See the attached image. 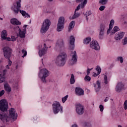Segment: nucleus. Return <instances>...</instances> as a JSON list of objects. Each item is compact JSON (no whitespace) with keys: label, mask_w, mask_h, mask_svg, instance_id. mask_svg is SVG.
<instances>
[{"label":"nucleus","mask_w":127,"mask_h":127,"mask_svg":"<svg viewBox=\"0 0 127 127\" xmlns=\"http://www.w3.org/2000/svg\"><path fill=\"white\" fill-rule=\"evenodd\" d=\"M67 54L66 53H62L59 55L55 59V64L58 67H63L66 64Z\"/></svg>","instance_id":"1"},{"label":"nucleus","mask_w":127,"mask_h":127,"mask_svg":"<svg viewBox=\"0 0 127 127\" xmlns=\"http://www.w3.org/2000/svg\"><path fill=\"white\" fill-rule=\"evenodd\" d=\"M48 76H49V71L46 68H43L40 70L38 77L42 83H44V84L46 83V78H47Z\"/></svg>","instance_id":"2"},{"label":"nucleus","mask_w":127,"mask_h":127,"mask_svg":"<svg viewBox=\"0 0 127 127\" xmlns=\"http://www.w3.org/2000/svg\"><path fill=\"white\" fill-rule=\"evenodd\" d=\"M51 42V41H50V40H48V41H46L45 42V43H44L43 46H39L38 47V49H40V47H42V50H40L39 51V55L40 56V57H42V56H43V55H44V54H45L46 53V52H47V49L48 48V47H47V45H48V44H50V43Z\"/></svg>","instance_id":"3"},{"label":"nucleus","mask_w":127,"mask_h":127,"mask_svg":"<svg viewBox=\"0 0 127 127\" xmlns=\"http://www.w3.org/2000/svg\"><path fill=\"white\" fill-rule=\"evenodd\" d=\"M53 111L55 115L57 114L59 112L62 114L63 113V107L61 106L60 103L55 101L53 104Z\"/></svg>","instance_id":"4"},{"label":"nucleus","mask_w":127,"mask_h":127,"mask_svg":"<svg viewBox=\"0 0 127 127\" xmlns=\"http://www.w3.org/2000/svg\"><path fill=\"white\" fill-rule=\"evenodd\" d=\"M51 25V22L48 19H46L43 23V25L41 28V33L42 34H45L46 31L49 29V27Z\"/></svg>","instance_id":"5"},{"label":"nucleus","mask_w":127,"mask_h":127,"mask_svg":"<svg viewBox=\"0 0 127 127\" xmlns=\"http://www.w3.org/2000/svg\"><path fill=\"white\" fill-rule=\"evenodd\" d=\"M3 52H4V57L6 59H8V65L9 66H11V64L12 62L9 60V58L11 56V49L9 47H4L3 48Z\"/></svg>","instance_id":"6"},{"label":"nucleus","mask_w":127,"mask_h":127,"mask_svg":"<svg viewBox=\"0 0 127 127\" xmlns=\"http://www.w3.org/2000/svg\"><path fill=\"white\" fill-rule=\"evenodd\" d=\"M65 24V18L64 17H60L59 18V21L58 22V26L57 28V31L60 32L64 29V26Z\"/></svg>","instance_id":"7"},{"label":"nucleus","mask_w":127,"mask_h":127,"mask_svg":"<svg viewBox=\"0 0 127 127\" xmlns=\"http://www.w3.org/2000/svg\"><path fill=\"white\" fill-rule=\"evenodd\" d=\"M70 56L71 59L69 60V63L70 65H74L77 63V60H78V55L76 51H72Z\"/></svg>","instance_id":"8"},{"label":"nucleus","mask_w":127,"mask_h":127,"mask_svg":"<svg viewBox=\"0 0 127 127\" xmlns=\"http://www.w3.org/2000/svg\"><path fill=\"white\" fill-rule=\"evenodd\" d=\"M108 24L105 23H102L100 24L99 29H98L99 31V37L100 39H103V37H104V32L105 30H106V28H107Z\"/></svg>","instance_id":"9"},{"label":"nucleus","mask_w":127,"mask_h":127,"mask_svg":"<svg viewBox=\"0 0 127 127\" xmlns=\"http://www.w3.org/2000/svg\"><path fill=\"white\" fill-rule=\"evenodd\" d=\"M8 109V104L5 99L0 101V110L1 112H6Z\"/></svg>","instance_id":"10"},{"label":"nucleus","mask_w":127,"mask_h":127,"mask_svg":"<svg viewBox=\"0 0 127 127\" xmlns=\"http://www.w3.org/2000/svg\"><path fill=\"white\" fill-rule=\"evenodd\" d=\"M0 120L3 123H7L11 119L7 113H2L0 114Z\"/></svg>","instance_id":"11"},{"label":"nucleus","mask_w":127,"mask_h":127,"mask_svg":"<svg viewBox=\"0 0 127 127\" xmlns=\"http://www.w3.org/2000/svg\"><path fill=\"white\" fill-rule=\"evenodd\" d=\"M90 47L91 48V49H93L96 51H99V50H100V45L97 41L93 40L90 43Z\"/></svg>","instance_id":"12"},{"label":"nucleus","mask_w":127,"mask_h":127,"mask_svg":"<svg viewBox=\"0 0 127 127\" xmlns=\"http://www.w3.org/2000/svg\"><path fill=\"white\" fill-rule=\"evenodd\" d=\"M74 49H75V38L73 36H71L69 38L68 50L72 51Z\"/></svg>","instance_id":"13"},{"label":"nucleus","mask_w":127,"mask_h":127,"mask_svg":"<svg viewBox=\"0 0 127 127\" xmlns=\"http://www.w3.org/2000/svg\"><path fill=\"white\" fill-rule=\"evenodd\" d=\"M14 30H18V36H19L20 38H24V37H25V33H26L25 30H21L19 26L14 27Z\"/></svg>","instance_id":"14"},{"label":"nucleus","mask_w":127,"mask_h":127,"mask_svg":"<svg viewBox=\"0 0 127 127\" xmlns=\"http://www.w3.org/2000/svg\"><path fill=\"white\" fill-rule=\"evenodd\" d=\"M8 115L10 117V119H12V120H16L17 119V114L15 112V109L13 108H11L9 109Z\"/></svg>","instance_id":"15"},{"label":"nucleus","mask_w":127,"mask_h":127,"mask_svg":"<svg viewBox=\"0 0 127 127\" xmlns=\"http://www.w3.org/2000/svg\"><path fill=\"white\" fill-rule=\"evenodd\" d=\"M76 112L77 115H83L84 114V106L81 104H77L75 106Z\"/></svg>","instance_id":"16"},{"label":"nucleus","mask_w":127,"mask_h":127,"mask_svg":"<svg viewBox=\"0 0 127 127\" xmlns=\"http://www.w3.org/2000/svg\"><path fill=\"white\" fill-rule=\"evenodd\" d=\"M1 38L2 40H6L7 41H10L11 39L7 37V31L5 30L2 31L1 33Z\"/></svg>","instance_id":"17"},{"label":"nucleus","mask_w":127,"mask_h":127,"mask_svg":"<svg viewBox=\"0 0 127 127\" xmlns=\"http://www.w3.org/2000/svg\"><path fill=\"white\" fill-rule=\"evenodd\" d=\"M124 87H125V85L124 84H123V82H119L117 83L115 90L116 92H118V93H120L122 90H124Z\"/></svg>","instance_id":"18"},{"label":"nucleus","mask_w":127,"mask_h":127,"mask_svg":"<svg viewBox=\"0 0 127 127\" xmlns=\"http://www.w3.org/2000/svg\"><path fill=\"white\" fill-rule=\"evenodd\" d=\"M21 0H19L17 2V7L16 8H14L13 11L14 12V13H15V14H17V13H18V12H19L20 10H21L20 9V7H21Z\"/></svg>","instance_id":"19"},{"label":"nucleus","mask_w":127,"mask_h":127,"mask_svg":"<svg viewBox=\"0 0 127 127\" xmlns=\"http://www.w3.org/2000/svg\"><path fill=\"white\" fill-rule=\"evenodd\" d=\"M125 36V32H118L116 33L115 35V40H121L123 39V37Z\"/></svg>","instance_id":"20"},{"label":"nucleus","mask_w":127,"mask_h":127,"mask_svg":"<svg viewBox=\"0 0 127 127\" xmlns=\"http://www.w3.org/2000/svg\"><path fill=\"white\" fill-rule=\"evenodd\" d=\"M6 69L2 71V72L0 74V83H3L5 81V74H6Z\"/></svg>","instance_id":"21"},{"label":"nucleus","mask_w":127,"mask_h":127,"mask_svg":"<svg viewBox=\"0 0 127 127\" xmlns=\"http://www.w3.org/2000/svg\"><path fill=\"white\" fill-rule=\"evenodd\" d=\"M88 3V0H84L82 2H81L80 4H79L76 9H75V11H77L80 9V8H84L85 7V6L86 5V4Z\"/></svg>","instance_id":"22"},{"label":"nucleus","mask_w":127,"mask_h":127,"mask_svg":"<svg viewBox=\"0 0 127 127\" xmlns=\"http://www.w3.org/2000/svg\"><path fill=\"white\" fill-rule=\"evenodd\" d=\"M93 87L96 92H99L101 90V82L99 80L97 81L96 83L93 84Z\"/></svg>","instance_id":"23"},{"label":"nucleus","mask_w":127,"mask_h":127,"mask_svg":"<svg viewBox=\"0 0 127 127\" xmlns=\"http://www.w3.org/2000/svg\"><path fill=\"white\" fill-rule=\"evenodd\" d=\"M75 93L78 96H83L84 95V90L80 87H76Z\"/></svg>","instance_id":"24"},{"label":"nucleus","mask_w":127,"mask_h":127,"mask_svg":"<svg viewBox=\"0 0 127 127\" xmlns=\"http://www.w3.org/2000/svg\"><path fill=\"white\" fill-rule=\"evenodd\" d=\"M64 46V41L62 39H60L57 41V43L56 45L57 48H61Z\"/></svg>","instance_id":"25"},{"label":"nucleus","mask_w":127,"mask_h":127,"mask_svg":"<svg viewBox=\"0 0 127 127\" xmlns=\"http://www.w3.org/2000/svg\"><path fill=\"white\" fill-rule=\"evenodd\" d=\"M10 22L12 24H13L14 25H20V24H21V23H20L19 21L15 18L11 19L10 20Z\"/></svg>","instance_id":"26"},{"label":"nucleus","mask_w":127,"mask_h":127,"mask_svg":"<svg viewBox=\"0 0 127 127\" xmlns=\"http://www.w3.org/2000/svg\"><path fill=\"white\" fill-rule=\"evenodd\" d=\"M4 88L5 91H6V92H7L8 93H10V92H11V87H10L8 84L5 83V84H4Z\"/></svg>","instance_id":"27"},{"label":"nucleus","mask_w":127,"mask_h":127,"mask_svg":"<svg viewBox=\"0 0 127 127\" xmlns=\"http://www.w3.org/2000/svg\"><path fill=\"white\" fill-rule=\"evenodd\" d=\"M19 12H20V13L22 14V16H24L25 17H27V18L30 17V15H29V14H28V13H27L26 11L23 10H20Z\"/></svg>","instance_id":"28"},{"label":"nucleus","mask_w":127,"mask_h":127,"mask_svg":"<svg viewBox=\"0 0 127 127\" xmlns=\"http://www.w3.org/2000/svg\"><path fill=\"white\" fill-rule=\"evenodd\" d=\"M118 31H120V28H119L117 26H115L112 31H111V35L115 34L116 32H118Z\"/></svg>","instance_id":"29"},{"label":"nucleus","mask_w":127,"mask_h":127,"mask_svg":"<svg viewBox=\"0 0 127 127\" xmlns=\"http://www.w3.org/2000/svg\"><path fill=\"white\" fill-rule=\"evenodd\" d=\"M91 40L92 39L91 38V37H88L83 40V43L84 44H89L90 42H91Z\"/></svg>","instance_id":"30"},{"label":"nucleus","mask_w":127,"mask_h":127,"mask_svg":"<svg viewBox=\"0 0 127 127\" xmlns=\"http://www.w3.org/2000/svg\"><path fill=\"white\" fill-rule=\"evenodd\" d=\"M74 26H75V21H72L69 24L68 27V31H71V30L74 28Z\"/></svg>","instance_id":"31"},{"label":"nucleus","mask_w":127,"mask_h":127,"mask_svg":"<svg viewBox=\"0 0 127 127\" xmlns=\"http://www.w3.org/2000/svg\"><path fill=\"white\" fill-rule=\"evenodd\" d=\"M75 83V75L74 74H71V76L70 79V84L71 85Z\"/></svg>","instance_id":"32"},{"label":"nucleus","mask_w":127,"mask_h":127,"mask_svg":"<svg viewBox=\"0 0 127 127\" xmlns=\"http://www.w3.org/2000/svg\"><path fill=\"white\" fill-rule=\"evenodd\" d=\"M77 11L75 10L74 14L72 17V19H75V18H77V17H79L80 16V13H76Z\"/></svg>","instance_id":"33"},{"label":"nucleus","mask_w":127,"mask_h":127,"mask_svg":"<svg viewBox=\"0 0 127 127\" xmlns=\"http://www.w3.org/2000/svg\"><path fill=\"white\" fill-rule=\"evenodd\" d=\"M95 70H96L98 75H100V74H101V72H102V69L101 68V67H100V66L97 65L96 68H95Z\"/></svg>","instance_id":"34"},{"label":"nucleus","mask_w":127,"mask_h":127,"mask_svg":"<svg viewBox=\"0 0 127 127\" xmlns=\"http://www.w3.org/2000/svg\"><path fill=\"white\" fill-rule=\"evenodd\" d=\"M92 14V12H91V11H88L86 12V13L84 14L86 16V19L87 20H88V16H89V15H91Z\"/></svg>","instance_id":"35"},{"label":"nucleus","mask_w":127,"mask_h":127,"mask_svg":"<svg viewBox=\"0 0 127 127\" xmlns=\"http://www.w3.org/2000/svg\"><path fill=\"white\" fill-rule=\"evenodd\" d=\"M99 3H101L103 5L107 4V3H108V0H100L99 1Z\"/></svg>","instance_id":"36"},{"label":"nucleus","mask_w":127,"mask_h":127,"mask_svg":"<svg viewBox=\"0 0 127 127\" xmlns=\"http://www.w3.org/2000/svg\"><path fill=\"white\" fill-rule=\"evenodd\" d=\"M114 24H115V20H114V19H112L110 21V23L109 24V27L113 28V27L114 26Z\"/></svg>","instance_id":"37"},{"label":"nucleus","mask_w":127,"mask_h":127,"mask_svg":"<svg viewBox=\"0 0 127 127\" xmlns=\"http://www.w3.org/2000/svg\"><path fill=\"white\" fill-rule=\"evenodd\" d=\"M104 83L105 84V85L108 84V76L105 74L104 75Z\"/></svg>","instance_id":"38"},{"label":"nucleus","mask_w":127,"mask_h":127,"mask_svg":"<svg viewBox=\"0 0 127 127\" xmlns=\"http://www.w3.org/2000/svg\"><path fill=\"white\" fill-rule=\"evenodd\" d=\"M22 54H23V56H22V57H23V58L24 57H25V56H26L27 55V52H26V51L25 50H22Z\"/></svg>","instance_id":"39"},{"label":"nucleus","mask_w":127,"mask_h":127,"mask_svg":"<svg viewBox=\"0 0 127 127\" xmlns=\"http://www.w3.org/2000/svg\"><path fill=\"white\" fill-rule=\"evenodd\" d=\"M68 97H69V96L68 95H66L65 96H64V97L62 98V102L64 104V103H65V102L66 101H67V99H68Z\"/></svg>","instance_id":"40"},{"label":"nucleus","mask_w":127,"mask_h":127,"mask_svg":"<svg viewBox=\"0 0 127 127\" xmlns=\"http://www.w3.org/2000/svg\"><path fill=\"white\" fill-rule=\"evenodd\" d=\"M123 45H126V44H127V37H126L123 40Z\"/></svg>","instance_id":"41"},{"label":"nucleus","mask_w":127,"mask_h":127,"mask_svg":"<svg viewBox=\"0 0 127 127\" xmlns=\"http://www.w3.org/2000/svg\"><path fill=\"white\" fill-rule=\"evenodd\" d=\"M85 81H88V82H90L91 81V77L86 75V76L84 78Z\"/></svg>","instance_id":"42"},{"label":"nucleus","mask_w":127,"mask_h":127,"mask_svg":"<svg viewBox=\"0 0 127 127\" xmlns=\"http://www.w3.org/2000/svg\"><path fill=\"white\" fill-rule=\"evenodd\" d=\"M117 60L120 62V63H123L124 62V59L122 57H119L117 58Z\"/></svg>","instance_id":"43"},{"label":"nucleus","mask_w":127,"mask_h":127,"mask_svg":"<svg viewBox=\"0 0 127 127\" xmlns=\"http://www.w3.org/2000/svg\"><path fill=\"white\" fill-rule=\"evenodd\" d=\"M112 29H113V28H111L109 27V29H108L107 31V35L110 34H111V32H112Z\"/></svg>","instance_id":"44"},{"label":"nucleus","mask_w":127,"mask_h":127,"mask_svg":"<svg viewBox=\"0 0 127 127\" xmlns=\"http://www.w3.org/2000/svg\"><path fill=\"white\" fill-rule=\"evenodd\" d=\"M105 8H106V6L102 5L99 7V10L103 11V10H105Z\"/></svg>","instance_id":"45"},{"label":"nucleus","mask_w":127,"mask_h":127,"mask_svg":"<svg viewBox=\"0 0 127 127\" xmlns=\"http://www.w3.org/2000/svg\"><path fill=\"white\" fill-rule=\"evenodd\" d=\"M124 108L125 110L127 109V100H126L124 104Z\"/></svg>","instance_id":"46"},{"label":"nucleus","mask_w":127,"mask_h":127,"mask_svg":"<svg viewBox=\"0 0 127 127\" xmlns=\"http://www.w3.org/2000/svg\"><path fill=\"white\" fill-rule=\"evenodd\" d=\"M99 109H100V112H103L104 111V106L103 105H100L99 106Z\"/></svg>","instance_id":"47"},{"label":"nucleus","mask_w":127,"mask_h":127,"mask_svg":"<svg viewBox=\"0 0 127 127\" xmlns=\"http://www.w3.org/2000/svg\"><path fill=\"white\" fill-rule=\"evenodd\" d=\"M92 70H93V68H87V75H89V74H90V73H91V71H92Z\"/></svg>","instance_id":"48"},{"label":"nucleus","mask_w":127,"mask_h":127,"mask_svg":"<svg viewBox=\"0 0 127 127\" xmlns=\"http://www.w3.org/2000/svg\"><path fill=\"white\" fill-rule=\"evenodd\" d=\"M11 41L14 42L16 40V38L14 36H12L11 37Z\"/></svg>","instance_id":"49"},{"label":"nucleus","mask_w":127,"mask_h":127,"mask_svg":"<svg viewBox=\"0 0 127 127\" xmlns=\"http://www.w3.org/2000/svg\"><path fill=\"white\" fill-rule=\"evenodd\" d=\"M4 94V91L3 90L0 92V97H1Z\"/></svg>","instance_id":"50"},{"label":"nucleus","mask_w":127,"mask_h":127,"mask_svg":"<svg viewBox=\"0 0 127 127\" xmlns=\"http://www.w3.org/2000/svg\"><path fill=\"white\" fill-rule=\"evenodd\" d=\"M99 74H98V72L97 73H96L95 72L93 73V77H97V76H99Z\"/></svg>","instance_id":"51"},{"label":"nucleus","mask_w":127,"mask_h":127,"mask_svg":"<svg viewBox=\"0 0 127 127\" xmlns=\"http://www.w3.org/2000/svg\"><path fill=\"white\" fill-rule=\"evenodd\" d=\"M23 27H24V29L23 30H25V31H26V27H27V25H24Z\"/></svg>","instance_id":"52"},{"label":"nucleus","mask_w":127,"mask_h":127,"mask_svg":"<svg viewBox=\"0 0 127 127\" xmlns=\"http://www.w3.org/2000/svg\"><path fill=\"white\" fill-rule=\"evenodd\" d=\"M10 67V65H8V64L5 66L6 69H9Z\"/></svg>","instance_id":"53"},{"label":"nucleus","mask_w":127,"mask_h":127,"mask_svg":"<svg viewBox=\"0 0 127 127\" xmlns=\"http://www.w3.org/2000/svg\"><path fill=\"white\" fill-rule=\"evenodd\" d=\"M108 101H109V98H108V97H106L105 98V99L104 100V102H108Z\"/></svg>","instance_id":"54"},{"label":"nucleus","mask_w":127,"mask_h":127,"mask_svg":"<svg viewBox=\"0 0 127 127\" xmlns=\"http://www.w3.org/2000/svg\"><path fill=\"white\" fill-rule=\"evenodd\" d=\"M76 2H81V1H83V0H76Z\"/></svg>","instance_id":"55"},{"label":"nucleus","mask_w":127,"mask_h":127,"mask_svg":"<svg viewBox=\"0 0 127 127\" xmlns=\"http://www.w3.org/2000/svg\"><path fill=\"white\" fill-rule=\"evenodd\" d=\"M71 127H78V126L76 124L72 125Z\"/></svg>","instance_id":"56"},{"label":"nucleus","mask_w":127,"mask_h":127,"mask_svg":"<svg viewBox=\"0 0 127 127\" xmlns=\"http://www.w3.org/2000/svg\"><path fill=\"white\" fill-rule=\"evenodd\" d=\"M50 2H52L54 0H48Z\"/></svg>","instance_id":"57"},{"label":"nucleus","mask_w":127,"mask_h":127,"mask_svg":"<svg viewBox=\"0 0 127 127\" xmlns=\"http://www.w3.org/2000/svg\"><path fill=\"white\" fill-rule=\"evenodd\" d=\"M0 20H3V19L2 18H1V17H0Z\"/></svg>","instance_id":"58"},{"label":"nucleus","mask_w":127,"mask_h":127,"mask_svg":"<svg viewBox=\"0 0 127 127\" xmlns=\"http://www.w3.org/2000/svg\"><path fill=\"white\" fill-rule=\"evenodd\" d=\"M16 69H18V65H17L16 66Z\"/></svg>","instance_id":"59"},{"label":"nucleus","mask_w":127,"mask_h":127,"mask_svg":"<svg viewBox=\"0 0 127 127\" xmlns=\"http://www.w3.org/2000/svg\"><path fill=\"white\" fill-rule=\"evenodd\" d=\"M41 61H42V64H43V59H42Z\"/></svg>","instance_id":"60"},{"label":"nucleus","mask_w":127,"mask_h":127,"mask_svg":"<svg viewBox=\"0 0 127 127\" xmlns=\"http://www.w3.org/2000/svg\"><path fill=\"white\" fill-rule=\"evenodd\" d=\"M118 127H122V126H121V125H119Z\"/></svg>","instance_id":"61"},{"label":"nucleus","mask_w":127,"mask_h":127,"mask_svg":"<svg viewBox=\"0 0 127 127\" xmlns=\"http://www.w3.org/2000/svg\"><path fill=\"white\" fill-rule=\"evenodd\" d=\"M79 74H82V72H79Z\"/></svg>","instance_id":"62"}]
</instances>
